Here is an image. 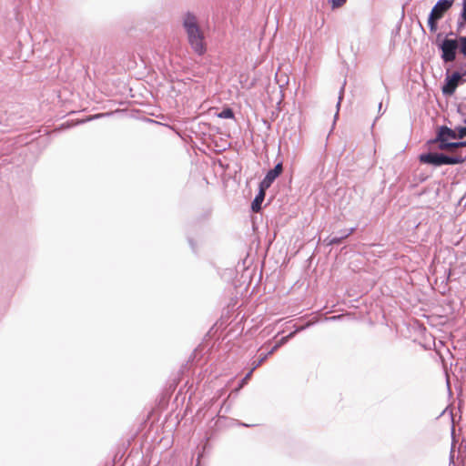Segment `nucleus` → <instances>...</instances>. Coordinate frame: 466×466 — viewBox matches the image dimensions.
<instances>
[{"label": "nucleus", "instance_id": "obj_10", "mask_svg": "<svg viewBox=\"0 0 466 466\" xmlns=\"http://www.w3.org/2000/svg\"><path fill=\"white\" fill-rule=\"evenodd\" d=\"M218 116L220 118H233L234 113L231 108H225Z\"/></svg>", "mask_w": 466, "mask_h": 466}, {"label": "nucleus", "instance_id": "obj_2", "mask_svg": "<svg viewBox=\"0 0 466 466\" xmlns=\"http://www.w3.org/2000/svg\"><path fill=\"white\" fill-rule=\"evenodd\" d=\"M458 139L456 129H451L448 127H441L438 132L436 143L438 148L445 150L450 154L462 152L461 148L466 147V142H452L451 140Z\"/></svg>", "mask_w": 466, "mask_h": 466}, {"label": "nucleus", "instance_id": "obj_19", "mask_svg": "<svg viewBox=\"0 0 466 466\" xmlns=\"http://www.w3.org/2000/svg\"><path fill=\"white\" fill-rule=\"evenodd\" d=\"M340 242L339 238H333L330 240L329 244H339Z\"/></svg>", "mask_w": 466, "mask_h": 466}, {"label": "nucleus", "instance_id": "obj_11", "mask_svg": "<svg viewBox=\"0 0 466 466\" xmlns=\"http://www.w3.org/2000/svg\"><path fill=\"white\" fill-rule=\"evenodd\" d=\"M268 355L267 354H264V355H261L259 357V359L257 360V361H254L253 362V370H256L257 368H258L259 366L262 365V363L268 359Z\"/></svg>", "mask_w": 466, "mask_h": 466}, {"label": "nucleus", "instance_id": "obj_5", "mask_svg": "<svg viewBox=\"0 0 466 466\" xmlns=\"http://www.w3.org/2000/svg\"><path fill=\"white\" fill-rule=\"evenodd\" d=\"M458 41L455 39H445L441 44L442 59L445 62H452L456 57Z\"/></svg>", "mask_w": 466, "mask_h": 466}, {"label": "nucleus", "instance_id": "obj_7", "mask_svg": "<svg viewBox=\"0 0 466 466\" xmlns=\"http://www.w3.org/2000/svg\"><path fill=\"white\" fill-rule=\"evenodd\" d=\"M265 198V193L258 192L251 203V209L253 212L258 213L261 209V204Z\"/></svg>", "mask_w": 466, "mask_h": 466}, {"label": "nucleus", "instance_id": "obj_3", "mask_svg": "<svg viewBox=\"0 0 466 466\" xmlns=\"http://www.w3.org/2000/svg\"><path fill=\"white\" fill-rule=\"evenodd\" d=\"M466 159V153L462 152L444 155L440 153H428L420 156V160L433 166L451 165L461 163Z\"/></svg>", "mask_w": 466, "mask_h": 466}, {"label": "nucleus", "instance_id": "obj_16", "mask_svg": "<svg viewBox=\"0 0 466 466\" xmlns=\"http://www.w3.org/2000/svg\"><path fill=\"white\" fill-rule=\"evenodd\" d=\"M296 332H297V331H293V332L289 333L288 336L283 337V338L279 340L280 344H281V345H284L285 343H287V342H288V340H289V339H291V338L295 335V333H296Z\"/></svg>", "mask_w": 466, "mask_h": 466}, {"label": "nucleus", "instance_id": "obj_4", "mask_svg": "<svg viewBox=\"0 0 466 466\" xmlns=\"http://www.w3.org/2000/svg\"><path fill=\"white\" fill-rule=\"evenodd\" d=\"M452 1L451 0H439L431 9L429 16V25L431 30L436 28V22L440 20L444 14L451 7Z\"/></svg>", "mask_w": 466, "mask_h": 466}, {"label": "nucleus", "instance_id": "obj_20", "mask_svg": "<svg viewBox=\"0 0 466 466\" xmlns=\"http://www.w3.org/2000/svg\"><path fill=\"white\" fill-rule=\"evenodd\" d=\"M275 346L279 349V347H281L282 345L280 344V342H279V341H278V342H277V344H276Z\"/></svg>", "mask_w": 466, "mask_h": 466}, {"label": "nucleus", "instance_id": "obj_6", "mask_svg": "<svg viewBox=\"0 0 466 466\" xmlns=\"http://www.w3.org/2000/svg\"><path fill=\"white\" fill-rule=\"evenodd\" d=\"M461 78V76L458 72L448 76L445 80L444 86H442V93L446 96H451L455 92Z\"/></svg>", "mask_w": 466, "mask_h": 466}, {"label": "nucleus", "instance_id": "obj_8", "mask_svg": "<svg viewBox=\"0 0 466 466\" xmlns=\"http://www.w3.org/2000/svg\"><path fill=\"white\" fill-rule=\"evenodd\" d=\"M276 177H265V178L259 184L258 192L266 194V190L272 185Z\"/></svg>", "mask_w": 466, "mask_h": 466}, {"label": "nucleus", "instance_id": "obj_17", "mask_svg": "<svg viewBox=\"0 0 466 466\" xmlns=\"http://www.w3.org/2000/svg\"><path fill=\"white\" fill-rule=\"evenodd\" d=\"M462 18L466 21V0H463Z\"/></svg>", "mask_w": 466, "mask_h": 466}, {"label": "nucleus", "instance_id": "obj_13", "mask_svg": "<svg viewBox=\"0 0 466 466\" xmlns=\"http://www.w3.org/2000/svg\"><path fill=\"white\" fill-rule=\"evenodd\" d=\"M255 370H253V368H251V370L248 372V374L243 378V380H241V383L239 385V388H242L245 384L248 383V381L250 380L252 374H253V371Z\"/></svg>", "mask_w": 466, "mask_h": 466}, {"label": "nucleus", "instance_id": "obj_1", "mask_svg": "<svg viewBox=\"0 0 466 466\" xmlns=\"http://www.w3.org/2000/svg\"><path fill=\"white\" fill-rule=\"evenodd\" d=\"M183 25L191 48L198 55H204L207 50L204 41V34L198 24L196 16L191 14H187L185 15Z\"/></svg>", "mask_w": 466, "mask_h": 466}, {"label": "nucleus", "instance_id": "obj_22", "mask_svg": "<svg viewBox=\"0 0 466 466\" xmlns=\"http://www.w3.org/2000/svg\"><path fill=\"white\" fill-rule=\"evenodd\" d=\"M350 235H351V232L347 233L345 237H349Z\"/></svg>", "mask_w": 466, "mask_h": 466}, {"label": "nucleus", "instance_id": "obj_12", "mask_svg": "<svg viewBox=\"0 0 466 466\" xmlns=\"http://www.w3.org/2000/svg\"><path fill=\"white\" fill-rule=\"evenodd\" d=\"M347 0H329L332 9L341 7Z\"/></svg>", "mask_w": 466, "mask_h": 466}, {"label": "nucleus", "instance_id": "obj_14", "mask_svg": "<svg viewBox=\"0 0 466 466\" xmlns=\"http://www.w3.org/2000/svg\"><path fill=\"white\" fill-rule=\"evenodd\" d=\"M456 131L458 138H463L464 137H466V127H458L456 128Z\"/></svg>", "mask_w": 466, "mask_h": 466}, {"label": "nucleus", "instance_id": "obj_23", "mask_svg": "<svg viewBox=\"0 0 466 466\" xmlns=\"http://www.w3.org/2000/svg\"><path fill=\"white\" fill-rule=\"evenodd\" d=\"M350 235H351V232L347 233L345 237H349Z\"/></svg>", "mask_w": 466, "mask_h": 466}, {"label": "nucleus", "instance_id": "obj_21", "mask_svg": "<svg viewBox=\"0 0 466 466\" xmlns=\"http://www.w3.org/2000/svg\"><path fill=\"white\" fill-rule=\"evenodd\" d=\"M350 235H351V232L347 233L345 237H349Z\"/></svg>", "mask_w": 466, "mask_h": 466}, {"label": "nucleus", "instance_id": "obj_15", "mask_svg": "<svg viewBox=\"0 0 466 466\" xmlns=\"http://www.w3.org/2000/svg\"><path fill=\"white\" fill-rule=\"evenodd\" d=\"M461 52L466 56V36L460 38Z\"/></svg>", "mask_w": 466, "mask_h": 466}, {"label": "nucleus", "instance_id": "obj_18", "mask_svg": "<svg viewBox=\"0 0 466 466\" xmlns=\"http://www.w3.org/2000/svg\"><path fill=\"white\" fill-rule=\"evenodd\" d=\"M278 350V348L276 346H274L268 353V357H269L270 355H272L276 350Z\"/></svg>", "mask_w": 466, "mask_h": 466}, {"label": "nucleus", "instance_id": "obj_9", "mask_svg": "<svg viewBox=\"0 0 466 466\" xmlns=\"http://www.w3.org/2000/svg\"><path fill=\"white\" fill-rule=\"evenodd\" d=\"M283 171L282 162H279L275 167L268 171L267 175H280Z\"/></svg>", "mask_w": 466, "mask_h": 466}]
</instances>
